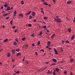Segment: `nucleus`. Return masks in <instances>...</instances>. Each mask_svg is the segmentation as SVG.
<instances>
[{
  "mask_svg": "<svg viewBox=\"0 0 75 75\" xmlns=\"http://www.w3.org/2000/svg\"><path fill=\"white\" fill-rule=\"evenodd\" d=\"M47 69V67H45L41 71H44V70L46 69Z\"/></svg>",
  "mask_w": 75,
  "mask_h": 75,
  "instance_id": "obj_11",
  "label": "nucleus"
},
{
  "mask_svg": "<svg viewBox=\"0 0 75 75\" xmlns=\"http://www.w3.org/2000/svg\"><path fill=\"white\" fill-rule=\"evenodd\" d=\"M49 50H51V48L50 47V48H49Z\"/></svg>",
  "mask_w": 75,
  "mask_h": 75,
  "instance_id": "obj_62",
  "label": "nucleus"
},
{
  "mask_svg": "<svg viewBox=\"0 0 75 75\" xmlns=\"http://www.w3.org/2000/svg\"><path fill=\"white\" fill-rule=\"evenodd\" d=\"M52 1L54 3H55V0H52Z\"/></svg>",
  "mask_w": 75,
  "mask_h": 75,
  "instance_id": "obj_57",
  "label": "nucleus"
},
{
  "mask_svg": "<svg viewBox=\"0 0 75 75\" xmlns=\"http://www.w3.org/2000/svg\"><path fill=\"white\" fill-rule=\"evenodd\" d=\"M8 13H6V14H5L4 15H3V16H6L7 15H8Z\"/></svg>",
  "mask_w": 75,
  "mask_h": 75,
  "instance_id": "obj_21",
  "label": "nucleus"
},
{
  "mask_svg": "<svg viewBox=\"0 0 75 75\" xmlns=\"http://www.w3.org/2000/svg\"><path fill=\"white\" fill-rule=\"evenodd\" d=\"M26 39V38L24 37L22 38V40L23 41H24Z\"/></svg>",
  "mask_w": 75,
  "mask_h": 75,
  "instance_id": "obj_14",
  "label": "nucleus"
},
{
  "mask_svg": "<svg viewBox=\"0 0 75 75\" xmlns=\"http://www.w3.org/2000/svg\"><path fill=\"white\" fill-rule=\"evenodd\" d=\"M16 51H17V52H19V51H20L19 49H16Z\"/></svg>",
  "mask_w": 75,
  "mask_h": 75,
  "instance_id": "obj_33",
  "label": "nucleus"
},
{
  "mask_svg": "<svg viewBox=\"0 0 75 75\" xmlns=\"http://www.w3.org/2000/svg\"><path fill=\"white\" fill-rule=\"evenodd\" d=\"M9 18V17H6V19H8Z\"/></svg>",
  "mask_w": 75,
  "mask_h": 75,
  "instance_id": "obj_51",
  "label": "nucleus"
},
{
  "mask_svg": "<svg viewBox=\"0 0 75 75\" xmlns=\"http://www.w3.org/2000/svg\"><path fill=\"white\" fill-rule=\"evenodd\" d=\"M31 36H32L33 37H34V34H33V33L31 35Z\"/></svg>",
  "mask_w": 75,
  "mask_h": 75,
  "instance_id": "obj_32",
  "label": "nucleus"
},
{
  "mask_svg": "<svg viewBox=\"0 0 75 75\" xmlns=\"http://www.w3.org/2000/svg\"><path fill=\"white\" fill-rule=\"evenodd\" d=\"M52 60L53 62H56L57 61L56 60V59L54 58L53 59H52Z\"/></svg>",
  "mask_w": 75,
  "mask_h": 75,
  "instance_id": "obj_6",
  "label": "nucleus"
},
{
  "mask_svg": "<svg viewBox=\"0 0 75 75\" xmlns=\"http://www.w3.org/2000/svg\"><path fill=\"white\" fill-rule=\"evenodd\" d=\"M6 10H11V9L10 8V7L9 6L8 7Z\"/></svg>",
  "mask_w": 75,
  "mask_h": 75,
  "instance_id": "obj_15",
  "label": "nucleus"
},
{
  "mask_svg": "<svg viewBox=\"0 0 75 75\" xmlns=\"http://www.w3.org/2000/svg\"><path fill=\"white\" fill-rule=\"evenodd\" d=\"M16 67V65H14L13 66V69L14 68V67Z\"/></svg>",
  "mask_w": 75,
  "mask_h": 75,
  "instance_id": "obj_43",
  "label": "nucleus"
},
{
  "mask_svg": "<svg viewBox=\"0 0 75 75\" xmlns=\"http://www.w3.org/2000/svg\"><path fill=\"white\" fill-rule=\"evenodd\" d=\"M19 16H21L22 17H23V15L22 13H20L19 14Z\"/></svg>",
  "mask_w": 75,
  "mask_h": 75,
  "instance_id": "obj_9",
  "label": "nucleus"
},
{
  "mask_svg": "<svg viewBox=\"0 0 75 75\" xmlns=\"http://www.w3.org/2000/svg\"><path fill=\"white\" fill-rule=\"evenodd\" d=\"M32 45L33 46H35V44L34 43Z\"/></svg>",
  "mask_w": 75,
  "mask_h": 75,
  "instance_id": "obj_47",
  "label": "nucleus"
},
{
  "mask_svg": "<svg viewBox=\"0 0 75 75\" xmlns=\"http://www.w3.org/2000/svg\"><path fill=\"white\" fill-rule=\"evenodd\" d=\"M11 51H12V53L13 54L15 53V52H16V51L15 50H12Z\"/></svg>",
  "mask_w": 75,
  "mask_h": 75,
  "instance_id": "obj_8",
  "label": "nucleus"
},
{
  "mask_svg": "<svg viewBox=\"0 0 75 75\" xmlns=\"http://www.w3.org/2000/svg\"><path fill=\"white\" fill-rule=\"evenodd\" d=\"M49 47V46H46V48H48Z\"/></svg>",
  "mask_w": 75,
  "mask_h": 75,
  "instance_id": "obj_48",
  "label": "nucleus"
},
{
  "mask_svg": "<svg viewBox=\"0 0 75 75\" xmlns=\"http://www.w3.org/2000/svg\"><path fill=\"white\" fill-rule=\"evenodd\" d=\"M13 13H14V16L15 17L16 16V11H15Z\"/></svg>",
  "mask_w": 75,
  "mask_h": 75,
  "instance_id": "obj_13",
  "label": "nucleus"
},
{
  "mask_svg": "<svg viewBox=\"0 0 75 75\" xmlns=\"http://www.w3.org/2000/svg\"><path fill=\"white\" fill-rule=\"evenodd\" d=\"M52 73V71H51L50 72V70H48V71L47 72V74H51Z\"/></svg>",
  "mask_w": 75,
  "mask_h": 75,
  "instance_id": "obj_3",
  "label": "nucleus"
},
{
  "mask_svg": "<svg viewBox=\"0 0 75 75\" xmlns=\"http://www.w3.org/2000/svg\"><path fill=\"white\" fill-rule=\"evenodd\" d=\"M33 21L34 22H36L37 21V20H36V19H34L33 20Z\"/></svg>",
  "mask_w": 75,
  "mask_h": 75,
  "instance_id": "obj_36",
  "label": "nucleus"
},
{
  "mask_svg": "<svg viewBox=\"0 0 75 75\" xmlns=\"http://www.w3.org/2000/svg\"><path fill=\"white\" fill-rule=\"evenodd\" d=\"M32 18V16H30V18H29V19H31Z\"/></svg>",
  "mask_w": 75,
  "mask_h": 75,
  "instance_id": "obj_38",
  "label": "nucleus"
},
{
  "mask_svg": "<svg viewBox=\"0 0 75 75\" xmlns=\"http://www.w3.org/2000/svg\"><path fill=\"white\" fill-rule=\"evenodd\" d=\"M46 28V26H43V28Z\"/></svg>",
  "mask_w": 75,
  "mask_h": 75,
  "instance_id": "obj_37",
  "label": "nucleus"
},
{
  "mask_svg": "<svg viewBox=\"0 0 75 75\" xmlns=\"http://www.w3.org/2000/svg\"><path fill=\"white\" fill-rule=\"evenodd\" d=\"M16 74V73H14V74H13V75H15Z\"/></svg>",
  "mask_w": 75,
  "mask_h": 75,
  "instance_id": "obj_64",
  "label": "nucleus"
},
{
  "mask_svg": "<svg viewBox=\"0 0 75 75\" xmlns=\"http://www.w3.org/2000/svg\"><path fill=\"white\" fill-rule=\"evenodd\" d=\"M7 6V5H6V4H5L4 5V7H6Z\"/></svg>",
  "mask_w": 75,
  "mask_h": 75,
  "instance_id": "obj_39",
  "label": "nucleus"
},
{
  "mask_svg": "<svg viewBox=\"0 0 75 75\" xmlns=\"http://www.w3.org/2000/svg\"><path fill=\"white\" fill-rule=\"evenodd\" d=\"M56 18H57V19H59V16H56Z\"/></svg>",
  "mask_w": 75,
  "mask_h": 75,
  "instance_id": "obj_44",
  "label": "nucleus"
},
{
  "mask_svg": "<svg viewBox=\"0 0 75 75\" xmlns=\"http://www.w3.org/2000/svg\"><path fill=\"white\" fill-rule=\"evenodd\" d=\"M66 43H69V42L68 40H67V41H66Z\"/></svg>",
  "mask_w": 75,
  "mask_h": 75,
  "instance_id": "obj_30",
  "label": "nucleus"
},
{
  "mask_svg": "<svg viewBox=\"0 0 75 75\" xmlns=\"http://www.w3.org/2000/svg\"><path fill=\"white\" fill-rule=\"evenodd\" d=\"M42 23L45 24V22H42Z\"/></svg>",
  "mask_w": 75,
  "mask_h": 75,
  "instance_id": "obj_55",
  "label": "nucleus"
},
{
  "mask_svg": "<svg viewBox=\"0 0 75 75\" xmlns=\"http://www.w3.org/2000/svg\"><path fill=\"white\" fill-rule=\"evenodd\" d=\"M15 27H15V26H13V29L15 28Z\"/></svg>",
  "mask_w": 75,
  "mask_h": 75,
  "instance_id": "obj_42",
  "label": "nucleus"
},
{
  "mask_svg": "<svg viewBox=\"0 0 75 75\" xmlns=\"http://www.w3.org/2000/svg\"><path fill=\"white\" fill-rule=\"evenodd\" d=\"M2 13H5V12L4 11H2Z\"/></svg>",
  "mask_w": 75,
  "mask_h": 75,
  "instance_id": "obj_53",
  "label": "nucleus"
},
{
  "mask_svg": "<svg viewBox=\"0 0 75 75\" xmlns=\"http://www.w3.org/2000/svg\"><path fill=\"white\" fill-rule=\"evenodd\" d=\"M42 69L41 68L40 69V70H38V71L41 72V71H42Z\"/></svg>",
  "mask_w": 75,
  "mask_h": 75,
  "instance_id": "obj_24",
  "label": "nucleus"
},
{
  "mask_svg": "<svg viewBox=\"0 0 75 75\" xmlns=\"http://www.w3.org/2000/svg\"><path fill=\"white\" fill-rule=\"evenodd\" d=\"M19 73V71H17V72L16 73V74H18V73Z\"/></svg>",
  "mask_w": 75,
  "mask_h": 75,
  "instance_id": "obj_52",
  "label": "nucleus"
},
{
  "mask_svg": "<svg viewBox=\"0 0 75 75\" xmlns=\"http://www.w3.org/2000/svg\"><path fill=\"white\" fill-rule=\"evenodd\" d=\"M7 56L8 57H11V54L9 53H8L7 54Z\"/></svg>",
  "mask_w": 75,
  "mask_h": 75,
  "instance_id": "obj_5",
  "label": "nucleus"
},
{
  "mask_svg": "<svg viewBox=\"0 0 75 75\" xmlns=\"http://www.w3.org/2000/svg\"><path fill=\"white\" fill-rule=\"evenodd\" d=\"M16 42H18V40H17V39H16Z\"/></svg>",
  "mask_w": 75,
  "mask_h": 75,
  "instance_id": "obj_56",
  "label": "nucleus"
},
{
  "mask_svg": "<svg viewBox=\"0 0 75 75\" xmlns=\"http://www.w3.org/2000/svg\"><path fill=\"white\" fill-rule=\"evenodd\" d=\"M12 61L13 62H14V60H13V59H12Z\"/></svg>",
  "mask_w": 75,
  "mask_h": 75,
  "instance_id": "obj_63",
  "label": "nucleus"
},
{
  "mask_svg": "<svg viewBox=\"0 0 75 75\" xmlns=\"http://www.w3.org/2000/svg\"><path fill=\"white\" fill-rule=\"evenodd\" d=\"M42 34V32H41L40 33V35H41Z\"/></svg>",
  "mask_w": 75,
  "mask_h": 75,
  "instance_id": "obj_54",
  "label": "nucleus"
},
{
  "mask_svg": "<svg viewBox=\"0 0 75 75\" xmlns=\"http://www.w3.org/2000/svg\"><path fill=\"white\" fill-rule=\"evenodd\" d=\"M13 44L15 46H16V44H17V43L16 42H14L13 43Z\"/></svg>",
  "mask_w": 75,
  "mask_h": 75,
  "instance_id": "obj_19",
  "label": "nucleus"
},
{
  "mask_svg": "<svg viewBox=\"0 0 75 75\" xmlns=\"http://www.w3.org/2000/svg\"><path fill=\"white\" fill-rule=\"evenodd\" d=\"M35 54L37 56L38 54V53L37 52H35Z\"/></svg>",
  "mask_w": 75,
  "mask_h": 75,
  "instance_id": "obj_35",
  "label": "nucleus"
},
{
  "mask_svg": "<svg viewBox=\"0 0 75 75\" xmlns=\"http://www.w3.org/2000/svg\"><path fill=\"white\" fill-rule=\"evenodd\" d=\"M2 27H3V28H5V26H4V25H3Z\"/></svg>",
  "mask_w": 75,
  "mask_h": 75,
  "instance_id": "obj_61",
  "label": "nucleus"
},
{
  "mask_svg": "<svg viewBox=\"0 0 75 75\" xmlns=\"http://www.w3.org/2000/svg\"><path fill=\"white\" fill-rule=\"evenodd\" d=\"M17 31V30H15V32H16Z\"/></svg>",
  "mask_w": 75,
  "mask_h": 75,
  "instance_id": "obj_60",
  "label": "nucleus"
},
{
  "mask_svg": "<svg viewBox=\"0 0 75 75\" xmlns=\"http://www.w3.org/2000/svg\"><path fill=\"white\" fill-rule=\"evenodd\" d=\"M71 3V1H67V3L68 4H70Z\"/></svg>",
  "mask_w": 75,
  "mask_h": 75,
  "instance_id": "obj_23",
  "label": "nucleus"
},
{
  "mask_svg": "<svg viewBox=\"0 0 75 75\" xmlns=\"http://www.w3.org/2000/svg\"><path fill=\"white\" fill-rule=\"evenodd\" d=\"M31 12H32L31 11H29V12L28 13H25V15L27 16L28 15H30Z\"/></svg>",
  "mask_w": 75,
  "mask_h": 75,
  "instance_id": "obj_4",
  "label": "nucleus"
},
{
  "mask_svg": "<svg viewBox=\"0 0 75 75\" xmlns=\"http://www.w3.org/2000/svg\"><path fill=\"white\" fill-rule=\"evenodd\" d=\"M66 18L67 20H69V18H68L67 17H66Z\"/></svg>",
  "mask_w": 75,
  "mask_h": 75,
  "instance_id": "obj_46",
  "label": "nucleus"
},
{
  "mask_svg": "<svg viewBox=\"0 0 75 75\" xmlns=\"http://www.w3.org/2000/svg\"><path fill=\"white\" fill-rule=\"evenodd\" d=\"M25 46H26V47H28V45H26Z\"/></svg>",
  "mask_w": 75,
  "mask_h": 75,
  "instance_id": "obj_50",
  "label": "nucleus"
},
{
  "mask_svg": "<svg viewBox=\"0 0 75 75\" xmlns=\"http://www.w3.org/2000/svg\"><path fill=\"white\" fill-rule=\"evenodd\" d=\"M55 36V34H54L52 35L51 36V38H53Z\"/></svg>",
  "mask_w": 75,
  "mask_h": 75,
  "instance_id": "obj_10",
  "label": "nucleus"
},
{
  "mask_svg": "<svg viewBox=\"0 0 75 75\" xmlns=\"http://www.w3.org/2000/svg\"><path fill=\"white\" fill-rule=\"evenodd\" d=\"M47 17H46L45 16V17H44V20H47Z\"/></svg>",
  "mask_w": 75,
  "mask_h": 75,
  "instance_id": "obj_25",
  "label": "nucleus"
},
{
  "mask_svg": "<svg viewBox=\"0 0 75 75\" xmlns=\"http://www.w3.org/2000/svg\"><path fill=\"white\" fill-rule=\"evenodd\" d=\"M8 41V39H6L4 40V41H3V42H6Z\"/></svg>",
  "mask_w": 75,
  "mask_h": 75,
  "instance_id": "obj_12",
  "label": "nucleus"
},
{
  "mask_svg": "<svg viewBox=\"0 0 75 75\" xmlns=\"http://www.w3.org/2000/svg\"><path fill=\"white\" fill-rule=\"evenodd\" d=\"M24 4V2L23 1H21V4L22 5H23Z\"/></svg>",
  "mask_w": 75,
  "mask_h": 75,
  "instance_id": "obj_22",
  "label": "nucleus"
},
{
  "mask_svg": "<svg viewBox=\"0 0 75 75\" xmlns=\"http://www.w3.org/2000/svg\"><path fill=\"white\" fill-rule=\"evenodd\" d=\"M54 52H55V54L58 55V51H57V50L55 48H54Z\"/></svg>",
  "mask_w": 75,
  "mask_h": 75,
  "instance_id": "obj_2",
  "label": "nucleus"
},
{
  "mask_svg": "<svg viewBox=\"0 0 75 75\" xmlns=\"http://www.w3.org/2000/svg\"><path fill=\"white\" fill-rule=\"evenodd\" d=\"M50 42L48 41V44H50Z\"/></svg>",
  "mask_w": 75,
  "mask_h": 75,
  "instance_id": "obj_58",
  "label": "nucleus"
},
{
  "mask_svg": "<svg viewBox=\"0 0 75 75\" xmlns=\"http://www.w3.org/2000/svg\"><path fill=\"white\" fill-rule=\"evenodd\" d=\"M13 22V21H11L10 23H11V25H12V23Z\"/></svg>",
  "mask_w": 75,
  "mask_h": 75,
  "instance_id": "obj_41",
  "label": "nucleus"
},
{
  "mask_svg": "<svg viewBox=\"0 0 75 75\" xmlns=\"http://www.w3.org/2000/svg\"><path fill=\"white\" fill-rule=\"evenodd\" d=\"M25 58V57H24V58L23 59V62H24V58Z\"/></svg>",
  "mask_w": 75,
  "mask_h": 75,
  "instance_id": "obj_59",
  "label": "nucleus"
},
{
  "mask_svg": "<svg viewBox=\"0 0 75 75\" xmlns=\"http://www.w3.org/2000/svg\"><path fill=\"white\" fill-rule=\"evenodd\" d=\"M74 35H73L72 36V37H71V40H73L74 39Z\"/></svg>",
  "mask_w": 75,
  "mask_h": 75,
  "instance_id": "obj_20",
  "label": "nucleus"
},
{
  "mask_svg": "<svg viewBox=\"0 0 75 75\" xmlns=\"http://www.w3.org/2000/svg\"><path fill=\"white\" fill-rule=\"evenodd\" d=\"M43 4L46 5V6H48V4H47V3H46L45 2H44L43 3Z\"/></svg>",
  "mask_w": 75,
  "mask_h": 75,
  "instance_id": "obj_27",
  "label": "nucleus"
},
{
  "mask_svg": "<svg viewBox=\"0 0 75 75\" xmlns=\"http://www.w3.org/2000/svg\"><path fill=\"white\" fill-rule=\"evenodd\" d=\"M41 51H42V52H43V51H44V50L43 49H42L41 50Z\"/></svg>",
  "mask_w": 75,
  "mask_h": 75,
  "instance_id": "obj_49",
  "label": "nucleus"
},
{
  "mask_svg": "<svg viewBox=\"0 0 75 75\" xmlns=\"http://www.w3.org/2000/svg\"><path fill=\"white\" fill-rule=\"evenodd\" d=\"M68 31L69 32H71V28H69L68 29Z\"/></svg>",
  "mask_w": 75,
  "mask_h": 75,
  "instance_id": "obj_17",
  "label": "nucleus"
},
{
  "mask_svg": "<svg viewBox=\"0 0 75 75\" xmlns=\"http://www.w3.org/2000/svg\"><path fill=\"white\" fill-rule=\"evenodd\" d=\"M55 65V63H53L52 64H51V65H52V66H54V65Z\"/></svg>",
  "mask_w": 75,
  "mask_h": 75,
  "instance_id": "obj_31",
  "label": "nucleus"
},
{
  "mask_svg": "<svg viewBox=\"0 0 75 75\" xmlns=\"http://www.w3.org/2000/svg\"><path fill=\"white\" fill-rule=\"evenodd\" d=\"M40 41H39L38 42V45H39L40 44Z\"/></svg>",
  "mask_w": 75,
  "mask_h": 75,
  "instance_id": "obj_29",
  "label": "nucleus"
},
{
  "mask_svg": "<svg viewBox=\"0 0 75 75\" xmlns=\"http://www.w3.org/2000/svg\"><path fill=\"white\" fill-rule=\"evenodd\" d=\"M56 70L57 72H58L59 71V69L57 68H56Z\"/></svg>",
  "mask_w": 75,
  "mask_h": 75,
  "instance_id": "obj_16",
  "label": "nucleus"
},
{
  "mask_svg": "<svg viewBox=\"0 0 75 75\" xmlns=\"http://www.w3.org/2000/svg\"><path fill=\"white\" fill-rule=\"evenodd\" d=\"M70 62H73V61H74V60H73V59H70Z\"/></svg>",
  "mask_w": 75,
  "mask_h": 75,
  "instance_id": "obj_18",
  "label": "nucleus"
},
{
  "mask_svg": "<svg viewBox=\"0 0 75 75\" xmlns=\"http://www.w3.org/2000/svg\"><path fill=\"white\" fill-rule=\"evenodd\" d=\"M32 15L33 16H35V13L34 12H33L32 13Z\"/></svg>",
  "mask_w": 75,
  "mask_h": 75,
  "instance_id": "obj_7",
  "label": "nucleus"
},
{
  "mask_svg": "<svg viewBox=\"0 0 75 75\" xmlns=\"http://www.w3.org/2000/svg\"><path fill=\"white\" fill-rule=\"evenodd\" d=\"M67 72V71H65L64 72V73L65 74H66Z\"/></svg>",
  "mask_w": 75,
  "mask_h": 75,
  "instance_id": "obj_40",
  "label": "nucleus"
},
{
  "mask_svg": "<svg viewBox=\"0 0 75 75\" xmlns=\"http://www.w3.org/2000/svg\"><path fill=\"white\" fill-rule=\"evenodd\" d=\"M53 74L54 75H56V73H55V72L54 71V72H53Z\"/></svg>",
  "mask_w": 75,
  "mask_h": 75,
  "instance_id": "obj_34",
  "label": "nucleus"
},
{
  "mask_svg": "<svg viewBox=\"0 0 75 75\" xmlns=\"http://www.w3.org/2000/svg\"><path fill=\"white\" fill-rule=\"evenodd\" d=\"M28 26L29 27H31L32 26V25L31 24H29L28 25Z\"/></svg>",
  "mask_w": 75,
  "mask_h": 75,
  "instance_id": "obj_26",
  "label": "nucleus"
},
{
  "mask_svg": "<svg viewBox=\"0 0 75 75\" xmlns=\"http://www.w3.org/2000/svg\"><path fill=\"white\" fill-rule=\"evenodd\" d=\"M1 8L2 9H3L4 8V6H2L1 7Z\"/></svg>",
  "mask_w": 75,
  "mask_h": 75,
  "instance_id": "obj_45",
  "label": "nucleus"
},
{
  "mask_svg": "<svg viewBox=\"0 0 75 75\" xmlns=\"http://www.w3.org/2000/svg\"><path fill=\"white\" fill-rule=\"evenodd\" d=\"M54 21H56L58 23H61L62 22V21L59 18L56 19L55 18H54Z\"/></svg>",
  "mask_w": 75,
  "mask_h": 75,
  "instance_id": "obj_1",
  "label": "nucleus"
},
{
  "mask_svg": "<svg viewBox=\"0 0 75 75\" xmlns=\"http://www.w3.org/2000/svg\"><path fill=\"white\" fill-rule=\"evenodd\" d=\"M21 53H18L17 54V56H18L21 54Z\"/></svg>",
  "mask_w": 75,
  "mask_h": 75,
  "instance_id": "obj_28",
  "label": "nucleus"
}]
</instances>
